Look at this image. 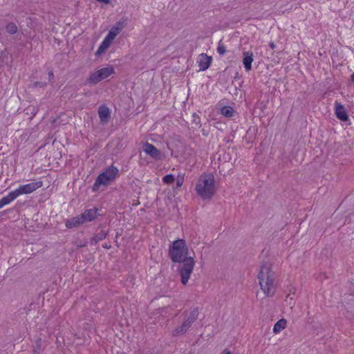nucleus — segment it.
I'll use <instances>...</instances> for the list:
<instances>
[{
	"instance_id": "21",
	"label": "nucleus",
	"mask_w": 354,
	"mask_h": 354,
	"mask_svg": "<svg viewBox=\"0 0 354 354\" xmlns=\"http://www.w3.org/2000/svg\"><path fill=\"white\" fill-rule=\"evenodd\" d=\"M198 316V308H194L189 313V314L186 319L187 321H190V322L193 324L197 319Z\"/></svg>"
},
{
	"instance_id": "26",
	"label": "nucleus",
	"mask_w": 354,
	"mask_h": 354,
	"mask_svg": "<svg viewBox=\"0 0 354 354\" xmlns=\"http://www.w3.org/2000/svg\"><path fill=\"white\" fill-rule=\"evenodd\" d=\"M289 299L290 302H289V305H294V302H292L294 299L292 297H290V295H288L287 297H286V301H288Z\"/></svg>"
},
{
	"instance_id": "28",
	"label": "nucleus",
	"mask_w": 354,
	"mask_h": 354,
	"mask_svg": "<svg viewBox=\"0 0 354 354\" xmlns=\"http://www.w3.org/2000/svg\"><path fill=\"white\" fill-rule=\"evenodd\" d=\"M53 77H54L53 72L52 71H50L48 73V78H49V80H53Z\"/></svg>"
},
{
	"instance_id": "5",
	"label": "nucleus",
	"mask_w": 354,
	"mask_h": 354,
	"mask_svg": "<svg viewBox=\"0 0 354 354\" xmlns=\"http://www.w3.org/2000/svg\"><path fill=\"white\" fill-rule=\"evenodd\" d=\"M114 73L112 66L102 68L92 73L86 80V84L95 85Z\"/></svg>"
},
{
	"instance_id": "22",
	"label": "nucleus",
	"mask_w": 354,
	"mask_h": 354,
	"mask_svg": "<svg viewBox=\"0 0 354 354\" xmlns=\"http://www.w3.org/2000/svg\"><path fill=\"white\" fill-rule=\"evenodd\" d=\"M6 30L10 34H15L17 31V27L15 23L10 22L6 26Z\"/></svg>"
},
{
	"instance_id": "13",
	"label": "nucleus",
	"mask_w": 354,
	"mask_h": 354,
	"mask_svg": "<svg viewBox=\"0 0 354 354\" xmlns=\"http://www.w3.org/2000/svg\"><path fill=\"white\" fill-rule=\"evenodd\" d=\"M97 211V209L96 208L86 210L81 214L83 221L86 223L94 220L96 218Z\"/></svg>"
},
{
	"instance_id": "2",
	"label": "nucleus",
	"mask_w": 354,
	"mask_h": 354,
	"mask_svg": "<svg viewBox=\"0 0 354 354\" xmlns=\"http://www.w3.org/2000/svg\"><path fill=\"white\" fill-rule=\"evenodd\" d=\"M257 278L264 294L268 297H272L277 287V275L272 265L268 262L262 264Z\"/></svg>"
},
{
	"instance_id": "27",
	"label": "nucleus",
	"mask_w": 354,
	"mask_h": 354,
	"mask_svg": "<svg viewBox=\"0 0 354 354\" xmlns=\"http://www.w3.org/2000/svg\"><path fill=\"white\" fill-rule=\"evenodd\" d=\"M39 342H41V339L37 342V348L35 347V348H34V352H35V353H39Z\"/></svg>"
},
{
	"instance_id": "10",
	"label": "nucleus",
	"mask_w": 354,
	"mask_h": 354,
	"mask_svg": "<svg viewBox=\"0 0 354 354\" xmlns=\"http://www.w3.org/2000/svg\"><path fill=\"white\" fill-rule=\"evenodd\" d=\"M98 115L100 122L106 124L111 117V112L109 109L106 105H101L98 109Z\"/></svg>"
},
{
	"instance_id": "25",
	"label": "nucleus",
	"mask_w": 354,
	"mask_h": 354,
	"mask_svg": "<svg viewBox=\"0 0 354 354\" xmlns=\"http://www.w3.org/2000/svg\"><path fill=\"white\" fill-rule=\"evenodd\" d=\"M46 84L45 82H35L32 84V88H37V87L44 88L46 86Z\"/></svg>"
},
{
	"instance_id": "7",
	"label": "nucleus",
	"mask_w": 354,
	"mask_h": 354,
	"mask_svg": "<svg viewBox=\"0 0 354 354\" xmlns=\"http://www.w3.org/2000/svg\"><path fill=\"white\" fill-rule=\"evenodd\" d=\"M142 149L147 155L156 160H161L165 158V156L159 149L149 142L143 145Z\"/></svg>"
},
{
	"instance_id": "29",
	"label": "nucleus",
	"mask_w": 354,
	"mask_h": 354,
	"mask_svg": "<svg viewBox=\"0 0 354 354\" xmlns=\"http://www.w3.org/2000/svg\"><path fill=\"white\" fill-rule=\"evenodd\" d=\"M183 180L178 179L176 184L178 187H180L183 185Z\"/></svg>"
},
{
	"instance_id": "12",
	"label": "nucleus",
	"mask_w": 354,
	"mask_h": 354,
	"mask_svg": "<svg viewBox=\"0 0 354 354\" xmlns=\"http://www.w3.org/2000/svg\"><path fill=\"white\" fill-rule=\"evenodd\" d=\"M252 62H253V53L252 52H248V51L243 52V63L244 67L247 71H249L251 70Z\"/></svg>"
},
{
	"instance_id": "6",
	"label": "nucleus",
	"mask_w": 354,
	"mask_h": 354,
	"mask_svg": "<svg viewBox=\"0 0 354 354\" xmlns=\"http://www.w3.org/2000/svg\"><path fill=\"white\" fill-rule=\"evenodd\" d=\"M42 185L43 183L41 181L32 182L30 183L19 186V187L15 189L14 192L17 197H18L21 194H30L36 189L40 188Z\"/></svg>"
},
{
	"instance_id": "19",
	"label": "nucleus",
	"mask_w": 354,
	"mask_h": 354,
	"mask_svg": "<svg viewBox=\"0 0 354 354\" xmlns=\"http://www.w3.org/2000/svg\"><path fill=\"white\" fill-rule=\"evenodd\" d=\"M287 322L285 319L279 320L274 326L273 333L277 334L284 329L286 326Z\"/></svg>"
},
{
	"instance_id": "30",
	"label": "nucleus",
	"mask_w": 354,
	"mask_h": 354,
	"mask_svg": "<svg viewBox=\"0 0 354 354\" xmlns=\"http://www.w3.org/2000/svg\"><path fill=\"white\" fill-rule=\"evenodd\" d=\"M86 245V242L84 243H80V244H77V246L79 248L85 247Z\"/></svg>"
},
{
	"instance_id": "33",
	"label": "nucleus",
	"mask_w": 354,
	"mask_h": 354,
	"mask_svg": "<svg viewBox=\"0 0 354 354\" xmlns=\"http://www.w3.org/2000/svg\"><path fill=\"white\" fill-rule=\"evenodd\" d=\"M223 354H232V353H231V352L229 350L225 349L223 351Z\"/></svg>"
},
{
	"instance_id": "23",
	"label": "nucleus",
	"mask_w": 354,
	"mask_h": 354,
	"mask_svg": "<svg viewBox=\"0 0 354 354\" xmlns=\"http://www.w3.org/2000/svg\"><path fill=\"white\" fill-rule=\"evenodd\" d=\"M174 180H175V178H174V176L172 174H167V175L165 176L162 178V181L167 184L172 183L174 182Z\"/></svg>"
},
{
	"instance_id": "32",
	"label": "nucleus",
	"mask_w": 354,
	"mask_h": 354,
	"mask_svg": "<svg viewBox=\"0 0 354 354\" xmlns=\"http://www.w3.org/2000/svg\"><path fill=\"white\" fill-rule=\"evenodd\" d=\"M111 245L110 244H109V243H104L103 245V248H106V249H109V248H111Z\"/></svg>"
},
{
	"instance_id": "31",
	"label": "nucleus",
	"mask_w": 354,
	"mask_h": 354,
	"mask_svg": "<svg viewBox=\"0 0 354 354\" xmlns=\"http://www.w3.org/2000/svg\"><path fill=\"white\" fill-rule=\"evenodd\" d=\"M269 46L272 49H274L276 47V45L273 41L270 42Z\"/></svg>"
},
{
	"instance_id": "18",
	"label": "nucleus",
	"mask_w": 354,
	"mask_h": 354,
	"mask_svg": "<svg viewBox=\"0 0 354 354\" xmlns=\"http://www.w3.org/2000/svg\"><path fill=\"white\" fill-rule=\"evenodd\" d=\"M108 234V231L101 230L100 232L95 234L91 240V244L96 245L100 241L104 239Z\"/></svg>"
},
{
	"instance_id": "20",
	"label": "nucleus",
	"mask_w": 354,
	"mask_h": 354,
	"mask_svg": "<svg viewBox=\"0 0 354 354\" xmlns=\"http://www.w3.org/2000/svg\"><path fill=\"white\" fill-rule=\"evenodd\" d=\"M221 113L225 117L231 118L233 116L234 111L232 109V107L229 106H223L221 109Z\"/></svg>"
},
{
	"instance_id": "24",
	"label": "nucleus",
	"mask_w": 354,
	"mask_h": 354,
	"mask_svg": "<svg viewBox=\"0 0 354 354\" xmlns=\"http://www.w3.org/2000/svg\"><path fill=\"white\" fill-rule=\"evenodd\" d=\"M225 51H226V50H225V45L223 44V43L221 41H220L218 42V45L217 47V52L219 53V55H223L225 54Z\"/></svg>"
},
{
	"instance_id": "1",
	"label": "nucleus",
	"mask_w": 354,
	"mask_h": 354,
	"mask_svg": "<svg viewBox=\"0 0 354 354\" xmlns=\"http://www.w3.org/2000/svg\"><path fill=\"white\" fill-rule=\"evenodd\" d=\"M188 248L184 239H178L172 243L169 248V256L174 263H182L178 266L180 275V281L184 285L187 284L190 275L193 272L195 261L193 257H189Z\"/></svg>"
},
{
	"instance_id": "14",
	"label": "nucleus",
	"mask_w": 354,
	"mask_h": 354,
	"mask_svg": "<svg viewBox=\"0 0 354 354\" xmlns=\"http://www.w3.org/2000/svg\"><path fill=\"white\" fill-rule=\"evenodd\" d=\"M84 222L83 221L82 217L81 215L73 217L69 220L66 221V226L68 228H72L80 225V224H83Z\"/></svg>"
},
{
	"instance_id": "8",
	"label": "nucleus",
	"mask_w": 354,
	"mask_h": 354,
	"mask_svg": "<svg viewBox=\"0 0 354 354\" xmlns=\"http://www.w3.org/2000/svg\"><path fill=\"white\" fill-rule=\"evenodd\" d=\"M127 23L126 21H118L109 30L106 35L109 39L113 40L115 37L123 30Z\"/></svg>"
},
{
	"instance_id": "17",
	"label": "nucleus",
	"mask_w": 354,
	"mask_h": 354,
	"mask_svg": "<svg viewBox=\"0 0 354 354\" xmlns=\"http://www.w3.org/2000/svg\"><path fill=\"white\" fill-rule=\"evenodd\" d=\"M17 198V197L14 191L10 192L6 196L3 197L0 200V209L3 206L9 204Z\"/></svg>"
},
{
	"instance_id": "9",
	"label": "nucleus",
	"mask_w": 354,
	"mask_h": 354,
	"mask_svg": "<svg viewBox=\"0 0 354 354\" xmlns=\"http://www.w3.org/2000/svg\"><path fill=\"white\" fill-rule=\"evenodd\" d=\"M197 62L198 63L200 70L205 71L209 68L212 62V57L208 56L205 53H202L199 55Z\"/></svg>"
},
{
	"instance_id": "4",
	"label": "nucleus",
	"mask_w": 354,
	"mask_h": 354,
	"mask_svg": "<svg viewBox=\"0 0 354 354\" xmlns=\"http://www.w3.org/2000/svg\"><path fill=\"white\" fill-rule=\"evenodd\" d=\"M118 175V169L113 165L109 167L104 171L101 173L95 180L93 185V191L98 190L101 185H107L115 179Z\"/></svg>"
},
{
	"instance_id": "15",
	"label": "nucleus",
	"mask_w": 354,
	"mask_h": 354,
	"mask_svg": "<svg viewBox=\"0 0 354 354\" xmlns=\"http://www.w3.org/2000/svg\"><path fill=\"white\" fill-rule=\"evenodd\" d=\"M192 323L190 321H187V319L182 324V325L178 328H176L174 330V335H182L185 333L188 329L191 327Z\"/></svg>"
},
{
	"instance_id": "11",
	"label": "nucleus",
	"mask_w": 354,
	"mask_h": 354,
	"mask_svg": "<svg viewBox=\"0 0 354 354\" xmlns=\"http://www.w3.org/2000/svg\"><path fill=\"white\" fill-rule=\"evenodd\" d=\"M335 115L337 118L342 121L346 122L348 120V116L344 107L337 102H335Z\"/></svg>"
},
{
	"instance_id": "3",
	"label": "nucleus",
	"mask_w": 354,
	"mask_h": 354,
	"mask_svg": "<svg viewBox=\"0 0 354 354\" xmlns=\"http://www.w3.org/2000/svg\"><path fill=\"white\" fill-rule=\"evenodd\" d=\"M196 192L203 200H210L216 193L214 176L212 174H203L196 185Z\"/></svg>"
},
{
	"instance_id": "16",
	"label": "nucleus",
	"mask_w": 354,
	"mask_h": 354,
	"mask_svg": "<svg viewBox=\"0 0 354 354\" xmlns=\"http://www.w3.org/2000/svg\"><path fill=\"white\" fill-rule=\"evenodd\" d=\"M112 41V39H109V37L106 36L96 51V55H100L101 54L104 53L110 46Z\"/></svg>"
}]
</instances>
